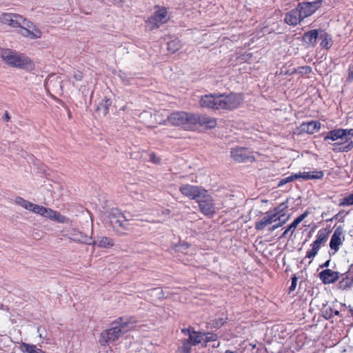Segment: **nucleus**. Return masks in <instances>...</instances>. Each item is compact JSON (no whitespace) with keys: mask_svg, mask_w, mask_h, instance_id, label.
Segmentation results:
<instances>
[{"mask_svg":"<svg viewBox=\"0 0 353 353\" xmlns=\"http://www.w3.org/2000/svg\"><path fill=\"white\" fill-rule=\"evenodd\" d=\"M243 102L241 94L231 92L228 94H206L200 100V105L212 110H233L240 107Z\"/></svg>","mask_w":353,"mask_h":353,"instance_id":"f257e3e1","label":"nucleus"},{"mask_svg":"<svg viewBox=\"0 0 353 353\" xmlns=\"http://www.w3.org/2000/svg\"><path fill=\"white\" fill-rule=\"evenodd\" d=\"M137 321L134 317L126 319L119 317L111 323L109 329L103 330L99 338V343L101 345H106L109 342H114L119 339L125 332L130 330L136 324Z\"/></svg>","mask_w":353,"mask_h":353,"instance_id":"f03ea898","label":"nucleus"},{"mask_svg":"<svg viewBox=\"0 0 353 353\" xmlns=\"http://www.w3.org/2000/svg\"><path fill=\"white\" fill-rule=\"evenodd\" d=\"M1 58L6 64L13 68L26 70H32L34 68V62L28 57L15 50H3Z\"/></svg>","mask_w":353,"mask_h":353,"instance_id":"7ed1b4c3","label":"nucleus"},{"mask_svg":"<svg viewBox=\"0 0 353 353\" xmlns=\"http://www.w3.org/2000/svg\"><path fill=\"white\" fill-rule=\"evenodd\" d=\"M110 224L114 232L119 236H125L130 230L128 219L123 212L117 208H113L108 214Z\"/></svg>","mask_w":353,"mask_h":353,"instance_id":"20e7f679","label":"nucleus"},{"mask_svg":"<svg viewBox=\"0 0 353 353\" xmlns=\"http://www.w3.org/2000/svg\"><path fill=\"white\" fill-rule=\"evenodd\" d=\"M192 114L185 112H175L168 117V122L172 125L187 127L192 125Z\"/></svg>","mask_w":353,"mask_h":353,"instance_id":"39448f33","label":"nucleus"},{"mask_svg":"<svg viewBox=\"0 0 353 353\" xmlns=\"http://www.w3.org/2000/svg\"><path fill=\"white\" fill-rule=\"evenodd\" d=\"M324 174L322 171H313V172H304L296 174H293L282 180L279 183V186L286 184L287 183L291 182L295 179H321L323 177Z\"/></svg>","mask_w":353,"mask_h":353,"instance_id":"423d86ee","label":"nucleus"},{"mask_svg":"<svg viewBox=\"0 0 353 353\" xmlns=\"http://www.w3.org/2000/svg\"><path fill=\"white\" fill-rule=\"evenodd\" d=\"M180 192L185 196L192 200L197 201L205 194V190L197 185L190 184L182 185L179 188Z\"/></svg>","mask_w":353,"mask_h":353,"instance_id":"0eeeda50","label":"nucleus"},{"mask_svg":"<svg viewBox=\"0 0 353 353\" xmlns=\"http://www.w3.org/2000/svg\"><path fill=\"white\" fill-rule=\"evenodd\" d=\"M201 212L206 216H212L215 213V206L213 203L212 196L208 194L205 190V194L203 196H201L197 201Z\"/></svg>","mask_w":353,"mask_h":353,"instance_id":"6e6552de","label":"nucleus"},{"mask_svg":"<svg viewBox=\"0 0 353 353\" xmlns=\"http://www.w3.org/2000/svg\"><path fill=\"white\" fill-rule=\"evenodd\" d=\"M20 28V34L24 37L30 38L31 39H39L41 37V31L31 21L27 19Z\"/></svg>","mask_w":353,"mask_h":353,"instance_id":"1a4fd4ad","label":"nucleus"},{"mask_svg":"<svg viewBox=\"0 0 353 353\" xmlns=\"http://www.w3.org/2000/svg\"><path fill=\"white\" fill-rule=\"evenodd\" d=\"M328 238V232L325 230H320L316 235V240L312 244V249L307 252L305 258H314L320 250L321 244Z\"/></svg>","mask_w":353,"mask_h":353,"instance_id":"9d476101","label":"nucleus"},{"mask_svg":"<svg viewBox=\"0 0 353 353\" xmlns=\"http://www.w3.org/2000/svg\"><path fill=\"white\" fill-rule=\"evenodd\" d=\"M1 20L3 23L14 28H21L26 19L21 15L12 13H3L1 16Z\"/></svg>","mask_w":353,"mask_h":353,"instance_id":"9b49d317","label":"nucleus"},{"mask_svg":"<svg viewBox=\"0 0 353 353\" xmlns=\"http://www.w3.org/2000/svg\"><path fill=\"white\" fill-rule=\"evenodd\" d=\"M322 0H316L312 2H303L298 5L303 17L305 18L312 15L321 6Z\"/></svg>","mask_w":353,"mask_h":353,"instance_id":"f8f14e48","label":"nucleus"},{"mask_svg":"<svg viewBox=\"0 0 353 353\" xmlns=\"http://www.w3.org/2000/svg\"><path fill=\"white\" fill-rule=\"evenodd\" d=\"M192 124L199 123L201 126H203L208 129L214 128L216 125V120L214 118L210 117L207 115H199L192 114Z\"/></svg>","mask_w":353,"mask_h":353,"instance_id":"ddd939ff","label":"nucleus"},{"mask_svg":"<svg viewBox=\"0 0 353 353\" xmlns=\"http://www.w3.org/2000/svg\"><path fill=\"white\" fill-rule=\"evenodd\" d=\"M303 19L304 17H303L300 9L296 7L285 14V21L289 25L296 26Z\"/></svg>","mask_w":353,"mask_h":353,"instance_id":"4468645a","label":"nucleus"},{"mask_svg":"<svg viewBox=\"0 0 353 353\" xmlns=\"http://www.w3.org/2000/svg\"><path fill=\"white\" fill-rule=\"evenodd\" d=\"M170 19V15L167 9L164 7L156 6V28H159L166 23Z\"/></svg>","mask_w":353,"mask_h":353,"instance_id":"2eb2a0df","label":"nucleus"},{"mask_svg":"<svg viewBox=\"0 0 353 353\" xmlns=\"http://www.w3.org/2000/svg\"><path fill=\"white\" fill-rule=\"evenodd\" d=\"M343 234V229L341 227L337 228L330 239V248L331 250L334 251V253L336 252L339 250L340 245L343 244V241L341 240V236Z\"/></svg>","mask_w":353,"mask_h":353,"instance_id":"dca6fc26","label":"nucleus"},{"mask_svg":"<svg viewBox=\"0 0 353 353\" xmlns=\"http://www.w3.org/2000/svg\"><path fill=\"white\" fill-rule=\"evenodd\" d=\"M319 278L323 283H333L339 279V273L330 269H326L320 272Z\"/></svg>","mask_w":353,"mask_h":353,"instance_id":"f3484780","label":"nucleus"},{"mask_svg":"<svg viewBox=\"0 0 353 353\" xmlns=\"http://www.w3.org/2000/svg\"><path fill=\"white\" fill-rule=\"evenodd\" d=\"M232 158L237 162H244L249 158V152L244 148H234L231 150Z\"/></svg>","mask_w":353,"mask_h":353,"instance_id":"a211bd4d","label":"nucleus"},{"mask_svg":"<svg viewBox=\"0 0 353 353\" xmlns=\"http://www.w3.org/2000/svg\"><path fill=\"white\" fill-rule=\"evenodd\" d=\"M277 219L279 217L276 216L275 214L272 213H267L259 221L255 223V229L256 230H261L265 228L267 225L279 221Z\"/></svg>","mask_w":353,"mask_h":353,"instance_id":"6ab92c4d","label":"nucleus"},{"mask_svg":"<svg viewBox=\"0 0 353 353\" xmlns=\"http://www.w3.org/2000/svg\"><path fill=\"white\" fill-rule=\"evenodd\" d=\"M321 128V123L316 121H311L307 123H303L300 127V132H305L307 134H314L317 132Z\"/></svg>","mask_w":353,"mask_h":353,"instance_id":"aec40b11","label":"nucleus"},{"mask_svg":"<svg viewBox=\"0 0 353 353\" xmlns=\"http://www.w3.org/2000/svg\"><path fill=\"white\" fill-rule=\"evenodd\" d=\"M328 139L332 141H336L337 139H345L346 142H348L347 139V130L336 129L328 132L327 135L325 137V140Z\"/></svg>","mask_w":353,"mask_h":353,"instance_id":"412c9836","label":"nucleus"},{"mask_svg":"<svg viewBox=\"0 0 353 353\" xmlns=\"http://www.w3.org/2000/svg\"><path fill=\"white\" fill-rule=\"evenodd\" d=\"M34 213L40 214L44 217L52 220L54 214H56V211L52 209L37 204Z\"/></svg>","mask_w":353,"mask_h":353,"instance_id":"4be33fe9","label":"nucleus"},{"mask_svg":"<svg viewBox=\"0 0 353 353\" xmlns=\"http://www.w3.org/2000/svg\"><path fill=\"white\" fill-rule=\"evenodd\" d=\"M14 202L16 204L21 206L24 209L31 211L32 212H34L35 208L37 206V204H34L29 201H27L21 196H17L14 199Z\"/></svg>","mask_w":353,"mask_h":353,"instance_id":"5701e85b","label":"nucleus"},{"mask_svg":"<svg viewBox=\"0 0 353 353\" xmlns=\"http://www.w3.org/2000/svg\"><path fill=\"white\" fill-rule=\"evenodd\" d=\"M320 32L316 30H312L305 32L303 35V39L305 42L314 46L316 43L317 39L319 38Z\"/></svg>","mask_w":353,"mask_h":353,"instance_id":"b1692460","label":"nucleus"},{"mask_svg":"<svg viewBox=\"0 0 353 353\" xmlns=\"http://www.w3.org/2000/svg\"><path fill=\"white\" fill-rule=\"evenodd\" d=\"M111 104L112 101L110 99L105 97L97 107L96 111L100 112L103 116H105L109 112Z\"/></svg>","mask_w":353,"mask_h":353,"instance_id":"393cba45","label":"nucleus"},{"mask_svg":"<svg viewBox=\"0 0 353 353\" xmlns=\"http://www.w3.org/2000/svg\"><path fill=\"white\" fill-rule=\"evenodd\" d=\"M95 243L99 248H110L114 246V241L108 236H101Z\"/></svg>","mask_w":353,"mask_h":353,"instance_id":"a878e982","label":"nucleus"},{"mask_svg":"<svg viewBox=\"0 0 353 353\" xmlns=\"http://www.w3.org/2000/svg\"><path fill=\"white\" fill-rule=\"evenodd\" d=\"M319 39H321V46L324 48L329 49L332 45V37L330 34L324 31H320Z\"/></svg>","mask_w":353,"mask_h":353,"instance_id":"bb28decb","label":"nucleus"},{"mask_svg":"<svg viewBox=\"0 0 353 353\" xmlns=\"http://www.w3.org/2000/svg\"><path fill=\"white\" fill-rule=\"evenodd\" d=\"M288 199L279 204L276 208L274 209L272 214H275L276 216L279 217L277 219L281 221L283 216H285V210L288 208Z\"/></svg>","mask_w":353,"mask_h":353,"instance_id":"cd10ccee","label":"nucleus"},{"mask_svg":"<svg viewBox=\"0 0 353 353\" xmlns=\"http://www.w3.org/2000/svg\"><path fill=\"white\" fill-rule=\"evenodd\" d=\"M21 347L24 353H46L41 349L38 348L35 345L23 343Z\"/></svg>","mask_w":353,"mask_h":353,"instance_id":"c85d7f7f","label":"nucleus"},{"mask_svg":"<svg viewBox=\"0 0 353 353\" xmlns=\"http://www.w3.org/2000/svg\"><path fill=\"white\" fill-rule=\"evenodd\" d=\"M203 334L201 332L194 331L186 340L189 341L192 345L199 344L203 340Z\"/></svg>","mask_w":353,"mask_h":353,"instance_id":"c756f323","label":"nucleus"},{"mask_svg":"<svg viewBox=\"0 0 353 353\" xmlns=\"http://www.w3.org/2000/svg\"><path fill=\"white\" fill-rule=\"evenodd\" d=\"M334 146L333 150L335 152H348L353 148V142L350 141L345 145L336 143L334 144Z\"/></svg>","mask_w":353,"mask_h":353,"instance_id":"7c9ffc66","label":"nucleus"},{"mask_svg":"<svg viewBox=\"0 0 353 353\" xmlns=\"http://www.w3.org/2000/svg\"><path fill=\"white\" fill-rule=\"evenodd\" d=\"M168 50L172 53L176 52L181 47V41L178 39L170 41L167 43Z\"/></svg>","mask_w":353,"mask_h":353,"instance_id":"2f4dec72","label":"nucleus"},{"mask_svg":"<svg viewBox=\"0 0 353 353\" xmlns=\"http://www.w3.org/2000/svg\"><path fill=\"white\" fill-rule=\"evenodd\" d=\"M192 345L186 339L182 341V345L179 348L181 353H190Z\"/></svg>","mask_w":353,"mask_h":353,"instance_id":"473e14b6","label":"nucleus"},{"mask_svg":"<svg viewBox=\"0 0 353 353\" xmlns=\"http://www.w3.org/2000/svg\"><path fill=\"white\" fill-rule=\"evenodd\" d=\"M339 205L341 206H348L353 205V193L343 198Z\"/></svg>","mask_w":353,"mask_h":353,"instance_id":"72a5a7b5","label":"nucleus"},{"mask_svg":"<svg viewBox=\"0 0 353 353\" xmlns=\"http://www.w3.org/2000/svg\"><path fill=\"white\" fill-rule=\"evenodd\" d=\"M52 221H55L60 223H63L68 222L69 219L56 211V214H54Z\"/></svg>","mask_w":353,"mask_h":353,"instance_id":"f704fd0d","label":"nucleus"},{"mask_svg":"<svg viewBox=\"0 0 353 353\" xmlns=\"http://www.w3.org/2000/svg\"><path fill=\"white\" fill-rule=\"evenodd\" d=\"M290 216L288 215L285 219H283V220L281 219V221H279V222L277 224H275V225H272V227H270L269 228V231L272 232L274 230H275L276 229L282 226L284 223H285L286 221H288L290 219Z\"/></svg>","mask_w":353,"mask_h":353,"instance_id":"c9c22d12","label":"nucleus"},{"mask_svg":"<svg viewBox=\"0 0 353 353\" xmlns=\"http://www.w3.org/2000/svg\"><path fill=\"white\" fill-rule=\"evenodd\" d=\"M298 224L296 223V222L294 221L287 228L286 230L283 232V233L282 234V236L281 237H285L286 236V235L288 234V233L290 232V231H292V233H293L295 230V229L296 228Z\"/></svg>","mask_w":353,"mask_h":353,"instance_id":"e433bc0d","label":"nucleus"},{"mask_svg":"<svg viewBox=\"0 0 353 353\" xmlns=\"http://www.w3.org/2000/svg\"><path fill=\"white\" fill-rule=\"evenodd\" d=\"M296 71L300 74H310L312 72V68L310 66H301L299 67Z\"/></svg>","mask_w":353,"mask_h":353,"instance_id":"4c0bfd02","label":"nucleus"},{"mask_svg":"<svg viewBox=\"0 0 353 353\" xmlns=\"http://www.w3.org/2000/svg\"><path fill=\"white\" fill-rule=\"evenodd\" d=\"M72 78L75 79L77 81H82L83 78V73L80 70H74L72 73Z\"/></svg>","mask_w":353,"mask_h":353,"instance_id":"58836bf2","label":"nucleus"},{"mask_svg":"<svg viewBox=\"0 0 353 353\" xmlns=\"http://www.w3.org/2000/svg\"><path fill=\"white\" fill-rule=\"evenodd\" d=\"M224 323H225V321H224L223 319H215L214 321H213V323L212 325L215 328H219L224 324Z\"/></svg>","mask_w":353,"mask_h":353,"instance_id":"ea45409f","label":"nucleus"},{"mask_svg":"<svg viewBox=\"0 0 353 353\" xmlns=\"http://www.w3.org/2000/svg\"><path fill=\"white\" fill-rule=\"evenodd\" d=\"M308 214H309V212L307 211H305L304 213H303L299 216H298L294 220V221L296 222V223H297L299 225L305 218H306Z\"/></svg>","mask_w":353,"mask_h":353,"instance_id":"a19ab883","label":"nucleus"},{"mask_svg":"<svg viewBox=\"0 0 353 353\" xmlns=\"http://www.w3.org/2000/svg\"><path fill=\"white\" fill-rule=\"evenodd\" d=\"M308 214H309V212L307 211H305L304 213H303L299 216H298L294 220V221L296 222V223H297L299 225L305 218H306Z\"/></svg>","mask_w":353,"mask_h":353,"instance_id":"79ce46f5","label":"nucleus"},{"mask_svg":"<svg viewBox=\"0 0 353 353\" xmlns=\"http://www.w3.org/2000/svg\"><path fill=\"white\" fill-rule=\"evenodd\" d=\"M296 283H297V278L296 276H294L292 278V283H291V285L290 287V292H292V291H294L296 287Z\"/></svg>","mask_w":353,"mask_h":353,"instance_id":"37998d69","label":"nucleus"},{"mask_svg":"<svg viewBox=\"0 0 353 353\" xmlns=\"http://www.w3.org/2000/svg\"><path fill=\"white\" fill-rule=\"evenodd\" d=\"M156 296H157L159 299H162L165 296L164 292L161 288H156Z\"/></svg>","mask_w":353,"mask_h":353,"instance_id":"c03bdc74","label":"nucleus"},{"mask_svg":"<svg viewBox=\"0 0 353 353\" xmlns=\"http://www.w3.org/2000/svg\"><path fill=\"white\" fill-rule=\"evenodd\" d=\"M347 80L350 81H353V65L349 67Z\"/></svg>","mask_w":353,"mask_h":353,"instance_id":"a18cd8bd","label":"nucleus"},{"mask_svg":"<svg viewBox=\"0 0 353 353\" xmlns=\"http://www.w3.org/2000/svg\"><path fill=\"white\" fill-rule=\"evenodd\" d=\"M194 331V330H192L190 327H189V328H184V329H182V330H181V332L184 334L188 335V336H190V334H191Z\"/></svg>","mask_w":353,"mask_h":353,"instance_id":"49530a36","label":"nucleus"},{"mask_svg":"<svg viewBox=\"0 0 353 353\" xmlns=\"http://www.w3.org/2000/svg\"><path fill=\"white\" fill-rule=\"evenodd\" d=\"M51 86H53V79L49 78L46 82V87L48 90Z\"/></svg>","mask_w":353,"mask_h":353,"instance_id":"de8ad7c7","label":"nucleus"},{"mask_svg":"<svg viewBox=\"0 0 353 353\" xmlns=\"http://www.w3.org/2000/svg\"><path fill=\"white\" fill-rule=\"evenodd\" d=\"M215 340H216V336L215 334H212L210 336L207 337L208 341H215Z\"/></svg>","mask_w":353,"mask_h":353,"instance_id":"09e8293b","label":"nucleus"},{"mask_svg":"<svg viewBox=\"0 0 353 353\" xmlns=\"http://www.w3.org/2000/svg\"><path fill=\"white\" fill-rule=\"evenodd\" d=\"M56 81L58 83V87L61 90H62V85H61V81L59 78L56 77Z\"/></svg>","mask_w":353,"mask_h":353,"instance_id":"8fccbe9b","label":"nucleus"},{"mask_svg":"<svg viewBox=\"0 0 353 353\" xmlns=\"http://www.w3.org/2000/svg\"><path fill=\"white\" fill-rule=\"evenodd\" d=\"M330 260H327L325 263L321 265V268H327L330 265Z\"/></svg>","mask_w":353,"mask_h":353,"instance_id":"3c124183","label":"nucleus"},{"mask_svg":"<svg viewBox=\"0 0 353 353\" xmlns=\"http://www.w3.org/2000/svg\"><path fill=\"white\" fill-rule=\"evenodd\" d=\"M347 135L353 136V129L347 130Z\"/></svg>","mask_w":353,"mask_h":353,"instance_id":"603ef678","label":"nucleus"},{"mask_svg":"<svg viewBox=\"0 0 353 353\" xmlns=\"http://www.w3.org/2000/svg\"><path fill=\"white\" fill-rule=\"evenodd\" d=\"M106 3L116 4V3H117V0H107Z\"/></svg>","mask_w":353,"mask_h":353,"instance_id":"864d4df0","label":"nucleus"},{"mask_svg":"<svg viewBox=\"0 0 353 353\" xmlns=\"http://www.w3.org/2000/svg\"><path fill=\"white\" fill-rule=\"evenodd\" d=\"M10 117L9 114L6 112L5 113V120L6 121H8L10 120Z\"/></svg>","mask_w":353,"mask_h":353,"instance_id":"5fc2aeb1","label":"nucleus"},{"mask_svg":"<svg viewBox=\"0 0 353 353\" xmlns=\"http://www.w3.org/2000/svg\"><path fill=\"white\" fill-rule=\"evenodd\" d=\"M150 159H151V161L154 163V154H152L150 155Z\"/></svg>","mask_w":353,"mask_h":353,"instance_id":"6e6d98bb","label":"nucleus"},{"mask_svg":"<svg viewBox=\"0 0 353 353\" xmlns=\"http://www.w3.org/2000/svg\"><path fill=\"white\" fill-rule=\"evenodd\" d=\"M181 247L185 248H189V244H188V243H183L181 245Z\"/></svg>","mask_w":353,"mask_h":353,"instance_id":"4d7b16f0","label":"nucleus"},{"mask_svg":"<svg viewBox=\"0 0 353 353\" xmlns=\"http://www.w3.org/2000/svg\"><path fill=\"white\" fill-rule=\"evenodd\" d=\"M225 353H237V352H232V351H230V350H226V351L225 352Z\"/></svg>","mask_w":353,"mask_h":353,"instance_id":"13d9d810","label":"nucleus"},{"mask_svg":"<svg viewBox=\"0 0 353 353\" xmlns=\"http://www.w3.org/2000/svg\"><path fill=\"white\" fill-rule=\"evenodd\" d=\"M337 216H338V214L335 215L334 217L331 219H330V221H332L334 219H337Z\"/></svg>","mask_w":353,"mask_h":353,"instance_id":"bf43d9fd","label":"nucleus"},{"mask_svg":"<svg viewBox=\"0 0 353 353\" xmlns=\"http://www.w3.org/2000/svg\"><path fill=\"white\" fill-rule=\"evenodd\" d=\"M339 314V312L338 311L335 312V314L338 315Z\"/></svg>","mask_w":353,"mask_h":353,"instance_id":"052dcab7","label":"nucleus"}]
</instances>
